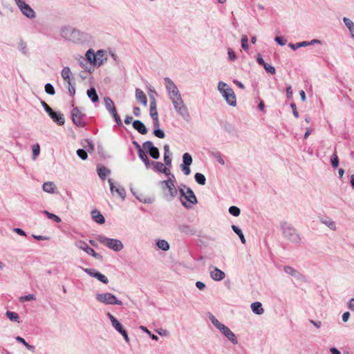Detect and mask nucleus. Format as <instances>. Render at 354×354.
<instances>
[{"label":"nucleus","mask_w":354,"mask_h":354,"mask_svg":"<svg viewBox=\"0 0 354 354\" xmlns=\"http://www.w3.org/2000/svg\"><path fill=\"white\" fill-rule=\"evenodd\" d=\"M60 36L70 41L80 42L82 38H85L87 34L69 26H64L59 30Z\"/></svg>","instance_id":"2"},{"label":"nucleus","mask_w":354,"mask_h":354,"mask_svg":"<svg viewBox=\"0 0 354 354\" xmlns=\"http://www.w3.org/2000/svg\"><path fill=\"white\" fill-rule=\"evenodd\" d=\"M104 101L105 107L108 111L111 110L112 109L115 108L113 102L112 101V100L110 97H105L104 99Z\"/></svg>","instance_id":"44"},{"label":"nucleus","mask_w":354,"mask_h":354,"mask_svg":"<svg viewBox=\"0 0 354 354\" xmlns=\"http://www.w3.org/2000/svg\"><path fill=\"white\" fill-rule=\"evenodd\" d=\"M136 98L138 101L140 102L144 106L147 104V99L145 93L140 88L136 89Z\"/></svg>","instance_id":"26"},{"label":"nucleus","mask_w":354,"mask_h":354,"mask_svg":"<svg viewBox=\"0 0 354 354\" xmlns=\"http://www.w3.org/2000/svg\"><path fill=\"white\" fill-rule=\"evenodd\" d=\"M263 68H265V70L268 72V73H270L271 74H274L276 71H275V68L274 66L270 65L268 63H266L265 65L263 66Z\"/></svg>","instance_id":"58"},{"label":"nucleus","mask_w":354,"mask_h":354,"mask_svg":"<svg viewBox=\"0 0 354 354\" xmlns=\"http://www.w3.org/2000/svg\"><path fill=\"white\" fill-rule=\"evenodd\" d=\"M227 54H228V57H229L230 60H231L232 62L235 61V59H236V56L234 52L232 50V49L228 48Z\"/></svg>","instance_id":"59"},{"label":"nucleus","mask_w":354,"mask_h":354,"mask_svg":"<svg viewBox=\"0 0 354 354\" xmlns=\"http://www.w3.org/2000/svg\"><path fill=\"white\" fill-rule=\"evenodd\" d=\"M348 308L351 310L354 311V297L351 299L348 302Z\"/></svg>","instance_id":"64"},{"label":"nucleus","mask_w":354,"mask_h":354,"mask_svg":"<svg viewBox=\"0 0 354 354\" xmlns=\"http://www.w3.org/2000/svg\"><path fill=\"white\" fill-rule=\"evenodd\" d=\"M84 142L86 144V145H84V147L86 149V151H91L93 150L94 145L92 143V142H91V141L88 140H85Z\"/></svg>","instance_id":"57"},{"label":"nucleus","mask_w":354,"mask_h":354,"mask_svg":"<svg viewBox=\"0 0 354 354\" xmlns=\"http://www.w3.org/2000/svg\"><path fill=\"white\" fill-rule=\"evenodd\" d=\"M180 201L181 204L186 208L190 209L197 203V198L194 192L185 185H181L179 187Z\"/></svg>","instance_id":"3"},{"label":"nucleus","mask_w":354,"mask_h":354,"mask_svg":"<svg viewBox=\"0 0 354 354\" xmlns=\"http://www.w3.org/2000/svg\"><path fill=\"white\" fill-rule=\"evenodd\" d=\"M40 152V147L38 144L32 146V159L36 160Z\"/></svg>","instance_id":"49"},{"label":"nucleus","mask_w":354,"mask_h":354,"mask_svg":"<svg viewBox=\"0 0 354 354\" xmlns=\"http://www.w3.org/2000/svg\"><path fill=\"white\" fill-rule=\"evenodd\" d=\"M279 226L282 236L286 240L294 244L301 243V236L299 232L292 224L286 221H281Z\"/></svg>","instance_id":"1"},{"label":"nucleus","mask_w":354,"mask_h":354,"mask_svg":"<svg viewBox=\"0 0 354 354\" xmlns=\"http://www.w3.org/2000/svg\"><path fill=\"white\" fill-rule=\"evenodd\" d=\"M42 189L45 192L53 194L55 192L57 187L54 183L48 181L43 184Z\"/></svg>","instance_id":"27"},{"label":"nucleus","mask_w":354,"mask_h":354,"mask_svg":"<svg viewBox=\"0 0 354 354\" xmlns=\"http://www.w3.org/2000/svg\"><path fill=\"white\" fill-rule=\"evenodd\" d=\"M71 118L73 122L79 127L85 126V114H84L77 107H74L71 111Z\"/></svg>","instance_id":"11"},{"label":"nucleus","mask_w":354,"mask_h":354,"mask_svg":"<svg viewBox=\"0 0 354 354\" xmlns=\"http://www.w3.org/2000/svg\"><path fill=\"white\" fill-rule=\"evenodd\" d=\"M314 44H322V41L317 39H314L310 41H304L299 42L297 44L290 43L288 44V46L291 49H292L293 50H295L298 48L306 47V46H308L314 45Z\"/></svg>","instance_id":"21"},{"label":"nucleus","mask_w":354,"mask_h":354,"mask_svg":"<svg viewBox=\"0 0 354 354\" xmlns=\"http://www.w3.org/2000/svg\"><path fill=\"white\" fill-rule=\"evenodd\" d=\"M195 180L201 185H204L206 183V178L203 174L196 173L194 176Z\"/></svg>","instance_id":"45"},{"label":"nucleus","mask_w":354,"mask_h":354,"mask_svg":"<svg viewBox=\"0 0 354 354\" xmlns=\"http://www.w3.org/2000/svg\"><path fill=\"white\" fill-rule=\"evenodd\" d=\"M68 92L69 93L71 94V96H73L75 93V86L72 84V83L71 82V81H68Z\"/></svg>","instance_id":"61"},{"label":"nucleus","mask_w":354,"mask_h":354,"mask_svg":"<svg viewBox=\"0 0 354 354\" xmlns=\"http://www.w3.org/2000/svg\"><path fill=\"white\" fill-rule=\"evenodd\" d=\"M209 272L211 278L214 281H220L225 277L224 272L213 266L209 267Z\"/></svg>","instance_id":"18"},{"label":"nucleus","mask_w":354,"mask_h":354,"mask_svg":"<svg viewBox=\"0 0 354 354\" xmlns=\"http://www.w3.org/2000/svg\"><path fill=\"white\" fill-rule=\"evenodd\" d=\"M151 165L153 166V169L155 171L161 172L165 165L160 162H151Z\"/></svg>","instance_id":"50"},{"label":"nucleus","mask_w":354,"mask_h":354,"mask_svg":"<svg viewBox=\"0 0 354 354\" xmlns=\"http://www.w3.org/2000/svg\"><path fill=\"white\" fill-rule=\"evenodd\" d=\"M15 339L17 342L23 344L26 347V348L28 349L29 351H31L32 352L34 351L35 346L32 345H30L28 342H26V341L23 337H21L20 336H17L15 337Z\"/></svg>","instance_id":"43"},{"label":"nucleus","mask_w":354,"mask_h":354,"mask_svg":"<svg viewBox=\"0 0 354 354\" xmlns=\"http://www.w3.org/2000/svg\"><path fill=\"white\" fill-rule=\"evenodd\" d=\"M82 270L90 277L97 279L98 281H100V282H102L104 284H107L109 281L108 278L104 274L95 270V269L82 268Z\"/></svg>","instance_id":"16"},{"label":"nucleus","mask_w":354,"mask_h":354,"mask_svg":"<svg viewBox=\"0 0 354 354\" xmlns=\"http://www.w3.org/2000/svg\"><path fill=\"white\" fill-rule=\"evenodd\" d=\"M92 218L99 224H104L105 223V218L104 216L97 209L91 211Z\"/></svg>","instance_id":"23"},{"label":"nucleus","mask_w":354,"mask_h":354,"mask_svg":"<svg viewBox=\"0 0 354 354\" xmlns=\"http://www.w3.org/2000/svg\"><path fill=\"white\" fill-rule=\"evenodd\" d=\"M6 315L8 317V319H9L12 322H17V323L21 322L20 317H19V315L15 312L7 310L6 312Z\"/></svg>","instance_id":"34"},{"label":"nucleus","mask_w":354,"mask_h":354,"mask_svg":"<svg viewBox=\"0 0 354 354\" xmlns=\"http://www.w3.org/2000/svg\"><path fill=\"white\" fill-rule=\"evenodd\" d=\"M77 154L82 160H86L88 157L86 151L82 149H78Z\"/></svg>","instance_id":"54"},{"label":"nucleus","mask_w":354,"mask_h":354,"mask_svg":"<svg viewBox=\"0 0 354 354\" xmlns=\"http://www.w3.org/2000/svg\"><path fill=\"white\" fill-rule=\"evenodd\" d=\"M107 317L110 319L112 326L124 337L127 343H129L130 339L127 332L123 328L122 324L109 312L106 313Z\"/></svg>","instance_id":"9"},{"label":"nucleus","mask_w":354,"mask_h":354,"mask_svg":"<svg viewBox=\"0 0 354 354\" xmlns=\"http://www.w3.org/2000/svg\"><path fill=\"white\" fill-rule=\"evenodd\" d=\"M283 271L287 274L292 276V277L295 278L296 279L303 281L304 280V276L301 274L298 270L295 269L294 268L286 266L283 267Z\"/></svg>","instance_id":"22"},{"label":"nucleus","mask_w":354,"mask_h":354,"mask_svg":"<svg viewBox=\"0 0 354 354\" xmlns=\"http://www.w3.org/2000/svg\"><path fill=\"white\" fill-rule=\"evenodd\" d=\"M192 163V156L189 153H185L183 155V163L180 165V169L183 174L188 176L191 173L189 166Z\"/></svg>","instance_id":"15"},{"label":"nucleus","mask_w":354,"mask_h":354,"mask_svg":"<svg viewBox=\"0 0 354 354\" xmlns=\"http://www.w3.org/2000/svg\"><path fill=\"white\" fill-rule=\"evenodd\" d=\"M251 309L254 314L258 315H262L264 313L262 304L259 301L252 303L251 304Z\"/></svg>","instance_id":"30"},{"label":"nucleus","mask_w":354,"mask_h":354,"mask_svg":"<svg viewBox=\"0 0 354 354\" xmlns=\"http://www.w3.org/2000/svg\"><path fill=\"white\" fill-rule=\"evenodd\" d=\"M218 91L225 102L231 106H236V97L233 89L225 82L219 81L217 86Z\"/></svg>","instance_id":"5"},{"label":"nucleus","mask_w":354,"mask_h":354,"mask_svg":"<svg viewBox=\"0 0 354 354\" xmlns=\"http://www.w3.org/2000/svg\"><path fill=\"white\" fill-rule=\"evenodd\" d=\"M164 161L166 165L169 166L171 164V153L168 145L164 146Z\"/></svg>","instance_id":"32"},{"label":"nucleus","mask_w":354,"mask_h":354,"mask_svg":"<svg viewBox=\"0 0 354 354\" xmlns=\"http://www.w3.org/2000/svg\"><path fill=\"white\" fill-rule=\"evenodd\" d=\"M176 113L183 120L188 121L190 118V114L188 108L185 105L184 100L180 95L169 98Z\"/></svg>","instance_id":"6"},{"label":"nucleus","mask_w":354,"mask_h":354,"mask_svg":"<svg viewBox=\"0 0 354 354\" xmlns=\"http://www.w3.org/2000/svg\"><path fill=\"white\" fill-rule=\"evenodd\" d=\"M241 47L244 50H248L249 48L248 39L246 35H243L241 37Z\"/></svg>","instance_id":"48"},{"label":"nucleus","mask_w":354,"mask_h":354,"mask_svg":"<svg viewBox=\"0 0 354 354\" xmlns=\"http://www.w3.org/2000/svg\"><path fill=\"white\" fill-rule=\"evenodd\" d=\"M133 128L137 130L140 133L145 135L147 133V129L142 122L140 120H135L133 122Z\"/></svg>","instance_id":"24"},{"label":"nucleus","mask_w":354,"mask_h":354,"mask_svg":"<svg viewBox=\"0 0 354 354\" xmlns=\"http://www.w3.org/2000/svg\"><path fill=\"white\" fill-rule=\"evenodd\" d=\"M45 91L46 93L51 95H54L55 93L53 86L50 83H47L45 85Z\"/></svg>","instance_id":"52"},{"label":"nucleus","mask_w":354,"mask_h":354,"mask_svg":"<svg viewBox=\"0 0 354 354\" xmlns=\"http://www.w3.org/2000/svg\"><path fill=\"white\" fill-rule=\"evenodd\" d=\"M343 22L348 29L351 37L354 39V23L347 17H343Z\"/></svg>","instance_id":"31"},{"label":"nucleus","mask_w":354,"mask_h":354,"mask_svg":"<svg viewBox=\"0 0 354 354\" xmlns=\"http://www.w3.org/2000/svg\"><path fill=\"white\" fill-rule=\"evenodd\" d=\"M208 317L212 324L218 330H220L222 327H223L225 325L221 323L212 313H209Z\"/></svg>","instance_id":"37"},{"label":"nucleus","mask_w":354,"mask_h":354,"mask_svg":"<svg viewBox=\"0 0 354 354\" xmlns=\"http://www.w3.org/2000/svg\"><path fill=\"white\" fill-rule=\"evenodd\" d=\"M22 14L28 19H35L36 13L34 10L27 4L24 0H14Z\"/></svg>","instance_id":"10"},{"label":"nucleus","mask_w":354,"mask_h":354,"mask_svg":"<svg viewBox=\"0 0 354 354\" xmlns=\"http://www.w3.org/2000/svg\"><path fill=\"white\" fill-rule=\"evenodd\" d=\"M138 153V156L140 158L141 160H142L145 165V167L148 169L149 168L151 163L150 161L146 155V153L144 152L143 150H140V151Z\"/></svg>","instance_id":"40"},{"label":"nucleus","mask_w":354,"mask_h":354,"mask_svg":"<svg viewBox=\"0 0 354 354\" xmlns=\"http://www.w3.org/2000/svg\"><path fill=\"white\" fill-rule=\"evenodd\" d=\"M86 93L93 102H97L98 101L99 97L95 88L88 89Z\"/></svg>","instance_id":"36"},{"label":"nucleus","mask_w":354,"mask_h":354,"mask_svg":"<svg viewBox=\"0 0 354 354\" xmlns=\"http://www.w3.org/2000/svg\"><path fill=\"white\" fill-rule=\"evenodd\" d=\"M75 245L77 248L86 252L88 254L91 255L94 258L100 261L102 260V256L95 252V250L90 248L85 241H77L75 242Z\"/></svg>","instance_id":"13"},{"label":"nucleus","mask_w":354,"mask_h":354,"mask_svg":"<svg viewBox=\"0 0 354 354\" xmlns=\"http://www.w3.org/2000/svg\"><path fill=\"white\" fill-rule=\"evenodd\" d=\"M153 134L158 138H164L165 137V132L160 129H155L153 131Z\"/></svg>","instance_id":"55"},{"label":"nucleus","mask_w":354,"mask_h":354,"mask_svg":"<svg viewBox=\"0 0 354 354\" xmlns=\"http://www.w3.org/2000/svg\"><path fill=\"white\" fill-rule=\"evenodd\" d=\"M43 213L44 214H46V216L49 219L54 220L56 223H60L61 221H62L61 218L58 216H57V215H55V214H54L53 213H50V212H48L47 210H44L43 212Z\"/></svg>","instance_id":"46"},{"label":"nucleus","mask_w":354,"mask_h":354,"mask_svg":"<svg viewBox=\"0 0 354 354\" xmlns=\"http://www.w3.org/2000/svg\"><path fill=\"white\" fill-rule=\"evenodd\" d=\"M97 174L102 180H104L106 176L111 173V171L106 169L105 167H97Z\"/></svg>","instance_id":"38"},{"label":"nucleus","mask_w":354,"mask_h":354,"mask_svg":"<svg viewBox=\"0 0 354 354\" xmlns=\"http://www.w3.org/2000/svg\"><path fill=\"white\" fill-rule=\"evenodd\" d=\"M232 230L239 236V237L241 239V241L242 243H245V239L244 237V235L241 231V230L237 227L236 225H232Z\"/></svg>","instance_id":"42"},{"label":"nucleus","mask_w":354,"mask_h":354,"mask_svg":"<svg viewBox=\"0 0 354 354\" xmlns=\"http://www.w3.org/2000/svg\"><path fill=\"white\" fill-rule=\"evenodd\" d=\"M61 75L62 77L67 82L71 81L70 77L72 75V73L70 68L68 66L64 67L62 70Z\"/></svg>","instance_id":"35"},{"label":"nucleus","mask_w":354,"mask_h":354,"mask_svg":"<svg viewBox=\"0 0 354 354\" xmlns=\"http://www.w3.org/2000/svg\"><path fill=\"white\" fill-rule=\"evenodd\" d=\"M49 116L59 125H63L64 124L65 120L62 113L53 111L49 114Z\"/></svg>","instance_id":"25"},{"label":"nucleus","mask_w":354,"mask_h":354,"mask_svg":"<svg viewBox=\"0 0 354 354\" xmlns=\"http://www.w3.org/2000/svg\"><path fill=\"white\" fill-rule=\"evenodd\" d=\"M274 40L280 46H284L286 42H287V40L283 39V37H276L274 38Z\"/></svg>","instance_id":"60"},{"label":"nucleus","mask_w":354,"mask_h":354,"mask_svg":"<svg viewBox=\"0 0 354 354\" xmlns=\"http://www.w3.org/2000/svg\"><path fill=\"white\" fill-rule=\"evenodd\" d=\"M41 103L44 110L48 113V115L53 111V110L44 101H41Z\"/></svg>","instance_id":"62"},{"label":"nucleus","mask_w":354,"mask_h":354,"mask_svg":"<svg viewBox=\"0 0 354 354\" xmlns=\"http://www.w3.org/2000/svg\"><path fill=\"white\" fill-rule=\"evenodd\" d=\"M95 299L97 301L106 305H122V302L110 292L97 293Z\"/></svg>","instance_id":"8"},{"label":"nucleus","mask_w":354,"mask_h":354,"mask_svg":"<svg viewBox=\"0 0 354 354\" xmlns=\"http://www.w3.org/2000/svg\"><path fill=\"white\" fill-rule=\"evenodd\" d=\"M290 107L292 110V113H293L294 116L297 118H299V115L297 110L296 104L295 103H292L290 104Z\"/></svg>","instance_id":"63"},{"label":"nucleus","mask_w":354,"mask_h":354,"mask_svg":"<svg viewBox=\"0 0 354 354\" xmlns=\"http://www.w3.org/2000/svg\"><path fill=\"white\" fill-rule=\"evenodd\" d=\"M157 246L163 251H167L169 250V243L163 239L158 240L156 243Z\"/></svg>","instance_id":"41"},{"label":"nucleus","mask_w":354,"mask_h":354,"mask_svg":"<svg viewBox=\"0 0 354 354\" xmlns=\"http://www.w3.org/2000/svg\"><path fill=\"white\" fill-rule=\"evenodd\" d=\"M229 213L234 216H238L240 215L241 210L239 207L236 206H231L229 208Z\"/></svg>","instance_id":"47"},{"label":"nucleus","mask_w":354,"mask_h":354,"mask_svg":"<svg viewBox=\"0 0 354 354\" xmlns=\"http://www.w3.org/2000/svg\"><path fill=\"white\" fill-rule=\"evenodd\" d=\"M142 147L145 150L147 151L149 156L153 159H158L160 157L158 149L155 147L152 142L146 141L143 143Z\"/></svg>","instance_id":"17"},{"label":"nucleus","mask_w":354,"mask_h":354,"mask_svg":"<svg viewBox=\"0 0 354 354\" xmlns=\"http://www.w3.org/2000/svg\"><path fill=\"white\" fill-rule=\"evenodd\" d=\"M178 230L180 232L187 235H194L196 232V230L193 227L188 225H180Z\"/></svg>","instance_id":"28"},{"label":"nucleus","mask_w":354,"mask_h":354,"mask_svg":"<svg viewBox=\"0 0 354 354\" xmlns=\"http://www.w3.org/2000/svg\"><path fill=\"white\" fill-rule=\"evenodd\" d=\"M219 331H221L231 343L234 345L238 344V339L235 334L227 326L225 325Z\"/></svg>","instance_id":"20"},{"label":"nucleus","mask_w":354,"mask_h":354,"mask_svg":"<svg viewBox=\"0 0 354 354\" xmlns=\"http://www.w3.org/2000/svg\"><path fill=\"white\" fill-rule=\"evenodd\" d=\"M108 183L110 186V190H111V194H114V192H116V194H118V196L119 197H120L122 200H124V198L126 197V191H125L124 188L121 186H118V187H115L113 185L112 179H111V178L108 179Z\"/></svg>","instance_id":"19"},{"label":"nucleus","mask_w":354,"mask_h":354,"mask_svg":"<svg viewBox=\"0 0 354 354\" xmlns=\"http://www.w3.org/2000/svg\"><path fill=\"white\" fill-rule=\"evenodd\" d=\"M165 86L167 91L169 98L180 95V93L176 84L169 77L164 78Z\"/></svg>","instance_id":"12"},{"label":"nucleus","mask_w":354,"mask_h":354,"mask_svg":"<svg viewBox=\"0 0 354 354\" xmlns=\"http://www.w3.org/2000/svg\"><path fill=\"white\" fill-rule=\"evenodd\" d=\"M320 221H321L322 223L326 225L330 230H336L335 222L333 221L331 218H330L328 217L322 218Z\"/></svg>","instance_id":"33"},{"label":"nucleus","mask_w":354,"mask_h":354,"mask_svg":"<svg viewBox=\"0 0 354 354\" xmlns=\"http://www.w3.org/2000/svg\"><path fill=\"white\" fill-rule=\"evenodd\" d=\"M150 115L151 118H155L158 117V111L156 109V101L153 96H151V102H150Z\"/></svg>","instance_id":"29"},{"label":"nucleus","mask_w":354,"mask_h":354,"mask_svg":"<svg viewBox=\"0 0 354 354\" xmlns=\"http://www.w3.org/2000/svg\"><path fill=\"white\" fill-rule=\"evenodd\" d=\"M19 48L23 54L28 55V48L25 42L22 41H20V43L19 44Z\"/></svg>","instance_id":"56"},{"label":"nucleus","mask_w":354,"mask_h":354,"mask_svg":"<svg viewBox=\"0 0 354 354\" xmlns=\"http://www.w3.org/2000/svg\"><path fill=\"white\" fill-rule=\"evenodd\" d=\"M331 165L334 168H337L339 165V158L337 155L334 153L330 158Z\"/></svg>","instance_id":"51"},{"label":"nucleus","mask_w":354,"mask_h":354,"mask_svg":"<svg viewBox=\"0 0 354 354\" xmlns=\"http://www.w3.org/2000/svg\"><path fill=\"white\" fill-rule=\"evenodd\" d=\"M31 300H36L35 295L33 294H29L28 295H25V296L21 297L19 298V301L21 302H24L25 301H31Z\"/></svg>","instance_id":"53"},{"label":"nucleus","mask_w":354,"mask_h":354,"mask_svg":"<svg viewBox=\"0 0 354 354\" xmlns=\"http://www.w3.org/2000/svg\"><path fill=\"white\" fill-rule=\"evenodd\" d=\"M85 56L88 62L94 66H100L103 65L107 61V52L105 50H98L96 53H95L93 48H89Z\"/></svg>","instance_id":"4"},{"label":"nucleus","mask_w":354,"mask_h":354,"mask_svg":"<svg viewBox=\"0 0 354 354\" xmlns=\"http://www.w3.org/2000/svg\"><path fill=\"white\" fill-rule=\"evenodd\" d=\"M97 240L100 243L115 252H120L124 248L122 242L117 239H111L102 235H99L97 237Z\"/></svg>","instance_id":"7"},{"label":"nucleus","mask_w":354,"mask_h":354,"mask_svg":"<svg viewBox=\"0 0 354 354\" xmlns=\"http://www.w3.org/2000/svg\"><path fill=\"white\" fill-rule=\"evenodd\" d=\"M109 113L111 115V116L113 118L115 122L118 126L122 125V122L120 118V116L118 115L116 108L112 109L111 110L109 111Z\"/></svg>","instance_id":"39"},{"label":"nucleus","mask_w":354,"mask_h":354,"mask_svg":"<svg viewBox=\"0 0 354 354\" xmlns=\"http://www.w3.org/2000/svg\"><path fill=\"white\" fill-rule=\"evenodd\" d=\"M160 184H161L162 188L163 189H168V194H169V196H170L169 199H172L176 196V195L178 194V190L176 188L174 182L171 179V178H169L166 180L161 181Z\"/></svg>","instance_id":"14"}]
</instances>
